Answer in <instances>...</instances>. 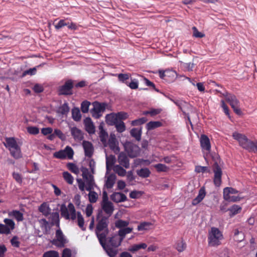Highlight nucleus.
<instances>
[{"label":"nucleus","instance_id":"f257e3e1","mask_svg":"<svg viewBox=\"0 0 257 257\" xmlns=\"http://www.w3.org/2000/svg\"><path fill=\"white\" fill-rule=\"evenodd\" d=\"M61 215L66 220H74L76 218L77 224L82 231H85L84 220L80 212H76L74 205L69 203L67 207L65 204H62L60 207Z\"/></svg>","mask_w":257,"mask_h":257},{"label":"nucleus","instance_id":"f03ea898","mask_svg":"<svg viewBox=\"0 0 257 257\" xmlns=\"http://www.w3.org/2000/svg\"><path fill=\"white\" fill-rule=\"evenodd\" d=\"M97 224L95 228V234L100 244H102L109 233V218L99 213L96 218Z\"/></svg>","mask_w":257,"mask_h":257},{"label":"nucleus","instance_id":"7ed1b4c3","mask_svg":"<svg viewBox=\"0 0 257 257\" xmlns=\"http://www.w3.org/2000/svg\"><path fill=\"white\" fill-rule=\"evenodd\" d=\"M233 138L237 141L239 146L249 152H257V140L254 141L248 139L243 134L234 132L232 134Z\"/></svg>","mask_w":257,"mask_h":257},{"label":"nucleus","instance_id":"20e7f679","mask_svg":"<svg viewBox=\"0 0 257 257\" xmlns=\"http://www.w3.org/2000/svg\"><path fill=\"white\" fill-rule=\"evenodd\" d=\"M5 146L10 151L11 155L15 159H19L22 157L21 147L14 138H6Z\"/></svg>","mask_w":257,"mask_h":257},{"label":"nucleus","instance_id":"39448f33","mask_svg":"<svg viewBox=\"0 0 257 257\" xmlns=\"http://www.w3.org/2000/svg\"><path fill=\"white\" fill-rule=\"evenodd\" d=\"M223 239V235L221 231L216 227H212L208 233V244L211 246H217L221 244V240Z\"/></svg>","mask_w":257,"mask_h":257},{"label":"nucleus","instance_id":"423d86ee","mask_svg":"<svg viewBox=\"0 0 257 257\" xmlns=\"http://www.w3.org/2000/svg\"><path fill=\"white\" fill-rule=\"evenodd\" d=\"M222 95L225 97V100L229 103L234 111L237 114L240 115L242 112L239 108V101L236 97L234 94L227 92Z\"/></svg>","mask_w":257,"mask_h":257},{"label":"nucleus","instance_id":"0eeeda50","mask_svg":"<svg viewBox=\"0 0 257 257\" xmlns=\"http://www.w3.org/2000/svg\"><path fill=\"white\" fill-rule=\"evenodd\" d=\"M74 84L71 79L66 80L64 84L59 86L58 94L59 95H71L73 94V88Z\"/></svg>","mask_w":257,"mask_h":257},{"label":"nucleus","instance_id":"6e6552de","mask_svg":"<svg viewBox=\"0 0 257 257\" xmlns=\"http://www.w3.org/2000/svg\"><path fill=\"white\" fill-rule=\"evenodd\" d=\"M93 105V108L91 110L92 115L95 118H99L102 115L101 113L104 111L106 104L95 101Z\"/></svg>","mask_w":257,"mask_h":257},{"label":"nucleus","instance_id":"1a4fd4ad","mask_svg":"<svg viewBox=\"0 0 257 257\" xmlns=\"http://www.w3.org/2000/svg\"><path fill=\"white\" fill-rule=\"evenodd\" d=\"M213 171L214 173L213 178L214 184L216 187H219L222 182L221 177L222 172L221 168L217 162H215L213 165Z\"/></svg>","mask_w":257,"mask_h":257},{"label":"nucleus","instance_id":"9d476101","mask_svg":"<svg viewBox=\"0 0 257 257\" xmlns=\"http://www.w3.org/2000/svg\"><path fill=\"white\" fill-rule=\"evenodd\" d=\"M56 238L52 241V244L58 247H63L67 243V240L62 230L59 228L56 231Z\"/></svg>","mask_w":257,"mask_h":257},{"label":"nucleus","instance_id":"9b49d317","mask_svg":"<svg viewBox=\"0 0 257 257\" xmlns=\"http://www.w3.org/2000/svg\"><path fill=\"white\" fill-rule=\"evenodd\" d=\"M124 148L128 156L131 158L137 157L139 154V148L132 142H126Z\"/></svg>","mask_w":257,"mask_h":257},{"label":"nucleus","instance_id":"f8f14e48","mask_svg":"<svg viewBox=\"0 0 257 257\" xmlns=\"http://www.w3.org/2000/svg\"><path fill=\"white\" fill-rule=\"evenodd\" d=\"M200 143L202 149L209 153L211 150V144L209 138L205 135H201Z\"/></svg>","mask_w":257,"mask_h":257},{"label":"nucleus","instance_id":"ddd939ff","mask_svg":"<svg viewBox=\"0 0 257 257\" xmlns=\"http://www.w3.org/2000/svg\"><path fill=\"white\" fill-rule=\"evenodd\" d=\"M101 207L103 211L106 215V217L109 218L112 214L114 210L113 203L109 201L107 202H103L101 203Z\"/></svg>","mask_w":257,"mask_h":257},{"label":"nucleus","instance_id":"4468645a","mask_svg":"<svg viewBox=\"0 0 257 257\" xmlns=\"http://www.w3.org/2000/svg\"><path fill=\"white\" fill-rule=\"evenodd\" d=\"M118 162L120 166H122L126 169L130 168V161L128 157L124 152H120L118 156Z\"/></svg>","mask_w":257,"mask_h":257},{"label":"nucleus","instance_id":"2eb2a0df","mask_svg":"<svg viewBox=\"0 0 257 257\" xmlns=\"http://www.w3.org/2000/svg\"><path fill=\"white\" fill-rule=\"evenodd\" d=\"M82 146L84 149L85 156L88 158L91 157L94 151L92 144L88 141H84L82 143Z\"/></svg>","mask_w":257,"mask_h":257},{"label":"nucleus","instance_id":"dca6fc26","mask_svg":"<svg viewBox=\"0 0 257 257\" xmlns=\"http://www.w3.org/2000/svg\"><path fill=\"white\" fill-rule=\"evenodd\" d=\"M206 194V193L205 187H201L199 190L198 194L197 197L193 199L192 201V205L193 206H196L200 203L205 198Z\"/></svg>","mask_w":257,"mask_h":257},{"label":"nucleus","instance_id":"f3484780","mask_svg":"<svg viewBox=\"0 0 257 257\" xmlns=\"http://www.w3.org/2000/svg\"><path fill=\"white\" fill-rule=\"evenodd\" d=\"M84 124L86 131L90 135L95 133V126L90 117H86L84 120Z\"/></svg>","mask_w":257,"mask_h":257},{"label":"nucleus","instance_id":"a211bd4d","mask_svg":"<svg viewBox=\"0 0 257 257\" xmlns=\"http://www.w3.org/2000/svg\"><path fill=\"white\" fill-rule=\"evenodd\" d=\"M108 144L109 148L115 154L119 151L118 143L114 135H110L108 140Z\"/></svg>","mask_w":257,"mask_h":257},{"label":"nucleus","instance_id":"6ab92c4d","mask_svg":"<svg viewBox=\"0 0 257 257\" xmlns=\"http://www.w3.org/2000/svg\"><path fill=\"white\" fill-rule=\"evenodd\" d=\"M110 199L116 203L122 202L127 200L126 196L120 192H114L110 195Z\"/></svg>","mask_w":257,"mask_h":257},{"label":"nucleus","instance_id":"aec40b11","mask_svg":"<svg viewBox=\"0 0 257 257\" xmlns=\"http://www.w3.org/2000/svg\"><path fill=\"white\" fill-rule=\"evenodd\" d=\"M8 216L10 218L15 219L18 222L22 221L24 220V215L20 211L13 210L8 212Z\"/></svg>","mask_w":257,"mask_h":257},{"label":"nucleus","instance_id":"412c9836","mask_svg":"<svg viewBox=\"0 0 257 257\" xmlns=\"http://www.w3.org/2000/svg\"><path fill=\"white\" fill-rule=\"evenodd\" d=\"M106 239H104L103 241V243L100 244L101 245L110 257H114L117 254V250L111 247L109 245L106 244Z\"/></svg>","mask_w":257,"mask_h":257},{"label":"nucleus","instance_id":"4be33fe9","mask_svg":"<svg viewBox=\"0 0 257 257\" xmlns=\"http://www.w3.org/2000/svg\"><path fill=\"white\" fill-rule=\"evenodd\" d=\"M123 239L118 235H114L108 238V243L110 245L114 247L119 246Z\"/></svg>","mask_w":257,"mask_h":257},{"label":"nucleus","instance_id":"5701e85b","mask_svg":"<svg viewBox=\"0 0 257 257\" xmlns=\"http://www.w3.org/2000/svg\"><path fill=\"white\" fill-rule=\"evenodd\" d=\"M71 134L75 140L81 141L83 139L82 131L76 127H73L70 130Z\"/></svg>","mask_w":257,"mask_h":257},{"label":"nucleus","instance_id":"b1692460","mask_svg":"<svg viewBox=\"0 0 257 257\" xmlns=\"http://www.w3.org/2000/svg\"><path fill=\"white\" fill-rule=\"evenodd\" d=\"M116 179V175L114 174H109L106 176V180L105 182V186L107 189H111L115 184Z\"/></svg>","mask_w":257,"mask_h":257},{"label":"nucleus","instance_id":"393cba45","mask_svg":"<svg viewBox=\"0 0 257 257\" xmlns=\"http://www.w3.org/2000/svg\"><path fill=\"white\" fill-rule=\"evenodd\" d=\"M98 128L99 130V137L100 138V140L103 144L105 145L106 143V140L108 138V134L103 128V126L102 124H100Z\"/></svg>","mask_w":257,"mask_h":257},{"label":"nucleus","instance_id":"a878e982","mask_svg":"<svg viewBox=\"0 0 257 257\" xmlns=\"http://www.w3.org/2000/svg\"><path fill=\"white\" fill-rule=\"evenodd\" d=\"M50 218L51 219V226L56 225L57 227H60L59 214L57 212H54L51 214Z\"/></svg>","mask_w":257,"mask_h":257},{"label":"nucleus","instance_id":"bb28decb","mask_svg":"<svg viewBox=\"0 0 257 257\" xmlns=\"http://www.w3.org/2000/svg\"><path fill=\"white\" fill-rule=\"evenodd\" d=\"M51 208L46 203H43L39 208V211L46 217L51 214Z\"/></svg>","mask_w":257,"mask_h":257},{"label":"nucleus","instance_id":"cd10ccee","mask_svg":"<svg viewBox=\"0 0 257 257\" xmlns=\"http://www.w3.org/2000/svg\"><path fill=\"white\" fill-rule=\"evenodd\" d=\"M86 182V186L85 189L87 191H90L93 189V185L94 184V181L92 175H90L86 177V178H84Z\"/></svg>","mask_w":257,"mask_h":257},{"label":"nucleus","instance_id":"c85d7f7f","mask_svg":"<svg viewBox=\"0 0 257 257\" xmlns=\"http://www.w3.org/2000/svg\"><path fill=\"white\" fill-rule=\"evenodd\" d=\"M106 120L107 122L110 125H115L119 121L116 113L107 114Z\"/></svg>","mask_w":257,"mask_h":257},{"label":"nucleus","instance_id":"c756f323","mask_svg":"<svg viewBox=\"0 0 257 257\" xmlns=\"http://www.w3.org/2000/svg\"><path fill=\"white\" fill-rule=\"evenodd\" d=\"M147 247V244L145 243L140 244H135L128 248V250L134 253L140 249H145Z\"/></svg>","mask_w":257,"mask_h":257},{"label":"nucleus","instance_id":"7c9ffc66","mask_svg":"<svg viewBox=\"0 0 257 257\" xmlns=\"http://www.w3.org/2000/svg\"><path fill=\"white\" fill-rule=\"evenodd\" d=\"M130 134L137 141H139L141 139L142 128H133L131 130Z\"/></svg>","mask_w":257,"mask_h":257},{"label":"nucleus","instance_id":"2f4dec72","mask_svg":"<svg viewBox=\"0 0 257 257\" xmlns=\"http://www.w3.org/2000/svg\"><path fill=\"white\" fill-rule=\"evenodd\" d=\"M162 125V123L159 121H151L146 124V128L148 131L154 130Z\"/></svg>","mask_w":257,"mask_h":257},{"label":"nucleus","instance_id":"473e14b6","mask_svg":"<svg viewBox=\"0 0 257 257\" xmlns=\"http://www.w3.org/2000/svg\"><path fill=\"white\" fill-rule=\"evenodd\" d=\"M137 174L138 176L142 178H146L150 176L151 172L147 168H142L137 171Z\"/></svg>","mask_w":257,"mask_h":257},{"label":"nucleus","instance_id":"72a5a7b5","mask_svg":"<svg viewBox=\"0 0 257 257\" xmlns=\"http://www.w3.org/2000/svg\"><path fill=\"white\" fill-rule=\"evenodd\" d=\"M72 117L74 120L79 121L81 118V114L78 107H74L72 109Z\"/></svg>","mask_w":257,"mask_h":257},{"label":"nucleus","instance_id":"f704fd0d","mask_svg":"<svg viewBox=\"0 0 257 257\" xmlns=\"http://www.w3.org/2000/svg\"><path fill=\"white\" fill-rule=\"evenodd\" d=\"M242 208L236 204H234L230 208L228 209V210L230 211V216H233L239 213L241 211Z\"/></svg>","mask_w":257,"mask_h":257},{"label":"nucleus","instance_id":"c9c22d12","mask_svg":"<svg viewBox=\"0 0 257 257\" xmlns=\"http://www.w3.org/2000/svg\"><path fill=\"white\" fill-rule=\"evenodd\" d=\"M176 249L179 252H182L184 250H185L186 248V242L181 239V240H178L175 244Z\"/></svg>","mask_w":257,"mask_h":257},{"label":"nucleus","instance_id":"e433bc0d","mask_svg":"<svg viewBox=\"0 0 257 257\" xmlns=\"http://www.w3.org/2000/svg\"><path fill=\"white\" fill-rule=\"evenodd\" d=\"M132 230L133 228L132 227H124L119 230L118 231V235L121 238L123 239L126 234L131 233Z\"/></svg>","mask_w":257,"mask_h":257},{"label":"nucleus","instance_id":"4c0bfd02","mask_svg":"<svg viewBox=\"0 0 257 257\" xmlns=\"http://www.w3.org/2000/svg\"><path fill=\"white\" fill-rule=\"evenodd\" d=\"M62 151H64V155L65 156V159L66 158L69 159H71L73 158L74 155V151L71 147L69 146H66L64 150H62Z\"/></svg>","mask_w":257,"mask_h":257},{"label":"nucleus","instance_id":"58836bf2","mask_svg":"<svg viewBox=\"0 0 257 257\" xmlns=\"http://www.w3.org/2000/svg\"><path fill=\"white\" fill-rule=\"evenodd\" d=\"M244 239L243 233L242 231H240L238 229L234 230V239L235 241L240 242Z\"/></svg>","mask_w":257,"mask_h":257},{"label":"nucleus","instance_id":"ea45409f","mask_svg":"<svg viewBox=\"0 0 257 257\" xmlns=\"http://www.w3.org/2000/svg\"><path fill=\"white\" fill-rule=\"evenodd\" d=\"M113 171L119 176L123 177L126 174L125 170L119 165L114 166Z\"/></svg>","mask_w":257,"mask_h":257},{"label":"nucleus","instance_id":"a19ab883","mask_svg":"<svg viewBox=\"0 0 257 257\" xmlns=\"http://www.w3.org/2000/svg\"><path fill=\"white\" fill-rule=\"evenodd\" d=\"M115 162V158L114 156L111 155L106 158V167L107 172L109 170V168L114 165Z\"/></svg>","mask_w":257,"mask_h":257},{"label":"nucleus","instance_id":"79ce46f5","mask_svg":"<svg viewBox=\"0 0 257 257\" xmlns=\"http://www.w3.org/2000/svg\"><path fill=\"white\" fill-rule=\"evenodd\" d=\"M68 25V20L61 19L56 24H54L55 28L57 30H59L64 26H67Z\"/></svg>","mask_w":257,"mask_h":257},{"label":"nucleus","instance_id":"37998d69","mask_svg":"<svg viewBox=\"0 0 257 257\" xmlns=\"http://www.w3.org/2000/svg\"><path fill=\"white\" fill-rule=\"evenodd\" d=\"M159 73L160 77L162 79H165L166 77H168V73L172 74L173 75V77H174L176 74V73L174 71L169 70H166L165 71L159 70Z\"/></svg>","mask_w":257,"mask_h":257},{"label":"nucleus","instance_id":"c03bdc74","mask_svg":"<svg viewBox=\"0 0 257 257\" xmlns=\"http://www.w3.org/2000/svg\"><path fill=\"white\" fill-rule=\"evenodd\" d=\"M129 224L128 221L123 220L121 219L117 220L115 222V226L116 228L120 229L126 227Z\"/></svg>","mask_w":257,"mask_h":257},{"label":"nucleus","instance_id":"a18cd8bd","mask_svg":"<svg viewBox=\"0 0 257 257\" xmlns=\"http://www.w3.org/2000/svg\"><path fill=\"white\" fill-rule=\"evenodd\" d=\"M238 191L234 188L232 187H225L223 189V197L230 196V194H236Z\"/></svg>","mask_w":257,"mask_h":257},{"label":"nucleus","instance_id":"49530a36","mask_svg":"<svg viewBox=\"0 0 257 257\" xmlns=\"http://www.w3.org/2000/svg\"><path fill=\"white\" fill-rule=\"evenodd\" d=\"M63 177L68 184H72L74 178L70 173L68 172H64L63 173Z\"/></svg>","mask_w":257,"mask_h":257},{"label":"nucleus","instance_id":"de8ad7c7","mask_svg":"<svg viewBox=\"0 0 257 257\" xmlns=\"http://www.w3.org/2000/svg\"><path fill=\"white\" fill-rule=\"evenodd\" d=\"M114 125L118 133H122L125 130V124L122 120H119Z\"/></svg>","mask_w":257,"mask_h":257},{"label":"nucleus","instance_id":"09e8293b","mask_svg":"<svg viewBox=\"0 0 257 257\" xmlns=\"http://www.w3.org/2000/svg\"><path fill=\"white\" fill-rule=\"evenodd\" d=\"M154 167L158 172H166L169 170V167L163 164H158L154 166Z\"/></svg>","mask_w":257,"mask_h":257},{"label":"nucleus","instance_id":"8fccbe9b","mask_svg":"<svg viewBox=\"0 0 257 257\" xmlns=\"http://www.w3.org/2000/svg\"><path fill=\"white\" fill-rule=\"evenodd\" d=\"M147 119L145 117H143L134 120L132 121V126H138L145 123L147 122Z\"/></svg>","mask_w":257,"mask_h":257},{"label":"nucleus","instance_id":"3c124183","mask_svg":"<svg viewBox=\"0 0 257 257\" xmlns=\"http://www.w3.org/2000/svg\"><path fill=\"white\" fill-rule=\"evenodd\" d=\"M4 222L5 223V225L7 226V227L10 228V231L15 229V223L12 219L5 218L4 220Z\"/></svg>","mask_w":257,"mask_h":257},{"label":"nucleus","instance_id":"603ef678","mask_svg":"<svg viewBox=\"0 0 257 257\" xmlns=\"http://www.w3.org/2000/svg\"><path fill=\"white\" fill-rule=\"evenodd\" d=\"M67 167L68 169L73 173L77 174L79 172V169L77 166L72 163H68L67 164Z\"/></svg>","mask_w":257,"mask_h":257},{"label":"nucleus","instance_id":"864d4df0","mask_svg":"<svg viewBox=\"0 0 257 257\" xmlns=\"http://www.w3.org/2000/svg\"><path fill=\"white\" fill-rule=\"evenodd\" d=\"M38 221L40 224L41 228L44 229L46 231H47L48 229L49 228V222L45 218L39 219Z\"/></svg>","mask_w":257,"mask_h":257},{"label":"nucleus","instance_id":"5fc2aeb1","mask_svg":"<svg viewBox=\"0 0 257 257\" xmlns=\"http://www.w3.org/2000/svg\"><path fill=\"white\" fill-rule=\"evenodd\" d=\"M69 110L70 108L67 102H65L59 107V111L62 114H67L69 111Z\"/></svg>","mask_w":257,"mask_h":257},{"label":"nucleus","instance_id":"6e6d98bb","mask_svg":"<svg viewBox=\"0 0 257 257\" xmlns=\"http://www.w3.org/2000/svg\"><path fill=\"white\" fill-rule=\"evenodd\" d=\"M89 193L88 194L89 200L91 203H95L98 198V195L94 191L91 190L89 191Z\"/></svg>","mask_w":257,"mask_h":257},{"label":"nucleus","instance_id":"4d7b16f0","mask_svg":"<svg viewBox=\"0 0 257 257\" xmlns=\"http://www.w3.org/2000/svg\"><path fill=\"white\" fill-rule=\"evenodd\" d=\"M90 104V103L87 100L84 101L81 103V109L83 113H86L88 111Z\"/></svg>","mask_w":257,"mask_h":257},{"label":"nucleus","instance_id":"13d9d810","mask_svg":"<svg viewBox=\"0 0 257 257\" xmlns=\"http://www.w3.org/2000/svg\"><path fill=\"white\" fill-rule=\"evenodd\" d=\"M151 225V223L147 222H142L138 226V230L139 231L147 230L149 226Z\"/></svg>","mask_w":257,"mask_h":257},{"label":"nucleus","instance_id":"bf43d9fd","mask_svg":"<svg viewBox=\"0 0 257 257\" xmlns=\"http://www.w3.org/2000/svg\"><path fill=\"white\" fill-rule=\"evenodd\" d=\"M43 257H59V253L55 250H50L45 252Z\"/></svg>","mask_w":257,"mask_h":257},{"label":"nucleus","instance_id":"052dcab7","mask_svg":"<svg viewBox=\"0 0 257 257\" xmlns=\"http://www.w3.org/2000/svg\"><path fill=\"white\" fill-rule=\"evenodd\" d=\"M223 198L226 201L229 202H236L239 201L240 200L241 198L239 196H224Z\"/></svg>","mask_w":257,"mask_h":257},{"label":"nucleus","instance_id":"680f3d73","mask_svg":"<svg viewBox=\"0 0 257 257\" xmlns=\"http://www.w3.org/2000/svg\"><path fill=\"white\" fill-rule=\"evenodd\" d=\"M130 75L128 74H122L120 73L118 75V79L119 81L125 83L127 84L126 81L129 79Z\"/></svg>","mask_w":257,"mask_h":257},{"label":"nucleus","instance_id":"e2e57ef3","mask_svg":"<svg viewBox=\"0 0 257 257\" xmlns=\"http://www.w3.org/2000/svg\"><path fill=\"white\" fill-rule=\"evenodd\" d=\"M27 132L31 135H36L39 133V129L36 126H28Z\"/></svg>","mask_w":257,"mask_h":257},{"label":"nucleus","instance_id":"0e129e2a","mask_svg":"<svg viewBox=\"0 0 257 257\" xmlns=\"http://www.w3.org/2000/svg\"><path fill=\"white\" fill-rule=\"evenodd\" d=\"M0 233L8 235L11 233V231L5 224H0Z\"/></svg>","mask_w":257,"mask_h":257},{"label":"nucleus","instance_id":"69168bd1","mask_svg":"<svg viewBox=\"0 0 257 257\" xmlns=\"http://www.w3.org/2000/svg\"><path fill=\"white\" fill-rule=\"evenodd\" d=\"M195 171L196 172L199 173H204V172H210V170L207 167H204L201 166H197L195 167Z\"/></svg>","mask_w":257,"mask_h":257},{"label":"nucleus","instance_id":"338daca9","mask_svg":"<svg viewBox=\"0 0 257 257\" xmlns=\"http://www.w3.org/2000/svg\"><path fill=\"white\" fill-rule=\"evenodd\" d=\"M118 120L126 119L128 118V115L126 112L123 111L118 112L116 113Z\"/></svg>","mask_w":257,"mask_h":257},{"label":"nucleus","instance_id":"774afa93","mask_svg":"<svg viewBox=\"0 0 257 257\" xmlns=\"http://www.w3.org/2000/svg\"><path fill=\"white\" fill-rule=\"evenodd\" d=\"M54 133L55 136L58 137L60 139L64 141L66 139L65 135L62 133V132L59 129H55Z\"/></svg>","mask_w":257,"mask_h":257}]
</instances>
